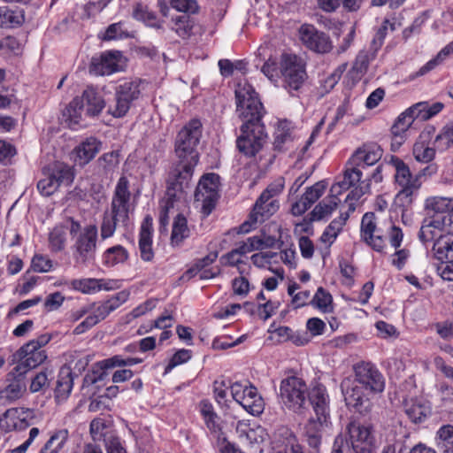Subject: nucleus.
<instances>
[{"mask_svg": "<svg viewBox=\"0 0 453 453\" xmlns=\"http://www.w3.org/2000/svg\"><path fill=\"white\" fill-rule=\"evenodd\" d=\"M449 54H453V41L447 44L443 49H441L435 58H432L423 66H421L416 73L411 74V78L415 79L417 77L426 74L430 71L434 70L439 64H441L442 60Z\"/></svg>", "mask_w": 453, "mask_h": 453, "instance_id": "09e8293b", "label": "nucleus"}, {"mask_svg": "<svg viewBox=\"0 0 453 453\" xmlns=\"http://www.w3.org/2000/svg\"><path fill=\"white\" fill-rule=\"evenodd\" d=\"M81 99L83 105L86 104V114L88 116L98 115L105 106L103 97L92 88L85 89Z\"/></svg>", "mask_w": 453, "mask_h": 453, "instance_id": "72a5a7b5", "label": "nucleus"}, {"mask_svg": "<svg viewBox=\"0 0 453 453\" xmlns=\"http://www.w3.org/2000/svg\"><path fill=\"white\" fill-rule=\"evenodd\" d=\"M129 293L127 291H120L111 296L107 300L99 303L98 304L93 303L91 307L92 315L97 322L104 320L111 312L117 310L121 304L126 303L128 299Z\"/></svg>", "mask_w": 453, "mask_h": 453, "instance_id": "b1692460", "label": "nucleus"}, {"mask_svg": "<svg viewBox=\"0 0 453 453\" xmlns=\"http://www.w3.org/2000/svg\"><path fill=\"white\" fill-rule=\"evenodd\" d=\"M307 385L297 376H288L280 381L279 397L289 411L301 413L307 405Z\"/></svg>", "mask_w": 453, "mask_h": 453, "instance_id": "39448f33", "label": "nucleus"}, {"mask_svg": "<svg viewBox=\"0 0 453 453\" xmlns=\"http://www.w3.org/2000/svg\"><path fill=\"white\" fill-rule=\"evenodd\" d=\"M395 253L392 255V259H391V265L393 266H395V268H397L398 270H402L407 260L409 259L410 256H411V252L408 249H395Z\"/></svg>", "mask_w": 453, "mask_h": 453, "instance_id": "774afa93", "label": "nucleus"}, {"mask_svg": "<svg viewBox=\"0 0 453 453\" xmlns=\"http://www.w3.org/2000/svg\"><path fill=\"white\" fill-rule=\"evenodd\" d=\"M434 143L440 150H445L453 145V123H449L442 128L435 137Z\"/></svg>", "mask_w": 453, "mask_h": 453, "instance_id": "bf43d9fd", "label": "nucleus"}, {"mask_svg": "<svg viewBox=\"0 0 453 453\" xmlns=\"http://www.w3.org/2000/svg\"><path fill=\"white\" fill-rule=\"evenodd\" d=\"M341 202L339 197L329 195L319 202L311 211L312 220H321L332 214Z\"/></svg>", "mask_w": 453, "mask_h": 453, "instance_id": "a19ab883", "label": "nucleus"}, {"mask_svg": "<svg viewBox=\"0 0 453 453\" xmlns=\"http://www.w3.org/2000/svg\"><path fill=\"white\" fill-rule=\"evenodd\" d=\"M25 389L26 387L20 380H14L4 389L0 391V405L19 399Z\"/></svg>", "mask_w": 453, "mask_h": 453, "instance_id": "de8ad7c7", "label": "nucleus"}, {"mask_svg": "<svg viewBox=\"0 0 453 453\" xmlns=\"http://www.w3.org/2000/svg\"><path fill=\"white\" fill-rule=\"evenodd\" d=\"M404 411L411 422L419 424L431 415L432 408L429 402L422 398H411L405 402Z\"/></svg>", "mask_w": 453, "mask_h": 453, "instance_id": "a878e982", "label": "nucleus"}, {"mask_svg": "<svg viewBox=\"0 0 453 453\" xmlns=\"http://www.w3.org/2000/svg\"><path fill=\"white\" fill-rule=\"evenodd\" d=\"M122 54L120 51H106L98 57H93L89 65V73L94 75H110L120 70Z\"/></svg>", "mask_w": 453, "mask_h": 453, "instance_id": "412c9836", "label": "nucleus"}, {"mask_svg": "<svg viewBox=\"0 0 453 453\" xmlns=\"http://www.w3.org/2000/svg\"><path fill=\"white\" fill-rule=\"evenodd\" d=\"M69 433L67 429L55 431L45 442L39 453H59L68 441Z\"/></svg>", "mask_w": 453, "mask_h": 453, "instance_id": "ea45409f", "label": "nucleus"}, {"mask_svg": "<svg viewBox=\"0 0 453 453\" xmlns=\"http://www.w3.org/2000/svg\"><path fill=\"white\" fill-rule=\"evenodd\" d=\"M292 142V123L287 119L279 121L274 132V150L279 151L287 150Z\"/></svg>", "mask_w": 453, "mask_h": 453, "instance_id": "7c9ffc66", "label": "nucleus"}, {"mask_svg": "<svg viewBox=\"0 0 453 453\" xmlns=\"http://www.w3.org/2000/svg\"><path fill=\"white\" fill-rule=\"evenodd\" d=\"M311 303L324 313H330L334 311L333 296L322 287L317 289Z\"/></svg>", "mask_w": 453, "mask_h": 453, "instance_id": "8fccbe9b", "label": "nucleus"}, {"mask_svg": "<svg viewBox=\"0 0 453 453\" xmlns=\"http://www.w3.org/2000/svg\"><path fill=\"white\" fill-rule=\"evenodd\" d=\"M170 6L182 14H196L199 5L196 0H170Z\"/></svg>", "mask_w": 453, "mask_h": 453, "instance_id": "e2e57ef3", "label": "nucleus"}, {"mask_svg": "<svg viewBox=\"0 0 453 453\" xmlns=\"http://www.w3.org/2000/svg\"><path fill=\"white\" fill-rule=\"evenodd\" d=\"M307 399L316 414L315 420L327 422L330 399L326 388L319 382L311 384L310 389L307 390Z\"/></svg>", "mask_w": 453, "mask_h": 453, "instance_id": "6ab92c4d", "label": "nucleus"}, {"mask_svg": "<svg viewBox=\"0 0 453 453\" xmlns=\"http://www.w3.org/2000/svg\"><path fill=\"white\" fill-rule=\"evenodd\" d=\"M382 157V150L380 146L373 144L358 149L350 157L352 165H357L360 168L370 166L377 163Z\"/></svg>", "mask_w": 453, "mask_h": 453, "instance_id": "cd10ccee", "label": "nucleus"}, {"mask_svg": "<svg viewBox=\"0 0 453 453\" xmlns=\"http://www.w3.org/2000/svg\"><path fill=\"white\" fill-rule=\"evenodd\" d=\"M234 93L236 111L242 124H264L265 111L254 88L248 82L238 83Z\"/></svg>", "mask_w": 453, "mask_h": 453, "instance_id": "20e7f679", "label": "nucleus"}, {"mask_svg": "<svg viewBox=\"0 0 453 453\" xmlns=\"http://www.w3.org/2000/svg\"><path fill=\"white\" fill-rule=\"evenodd\" d=\"M98 228L95 224L85 226L75 237L73 245V257L78 264L87 265L96 257Z\"/></svg>", "mask_w": 453, "mask_h": 453, "instance_id": "1a4fd4ad", "label": "nucleus"}, {"mask_svg": "<svg viewBox=\"0 0 453 453\" xmlns=\"http://www.w3.org/2000/svg\"><path fill=\"white\" fill-rule=\"evenodd\" d=\"M192 357L190 349H181L176 351L165 368V373L170 372L174 367L187 363Z\"/></svg>", "mask_w": 453, "mask_h": 453, "instance_id": "0e129e2a", "label": "nucleus"}, {"mask_svg": "<svg viewBox=\"0 0 453 453\" xmlns=\"http://www.w3.org/2000/svg\"><path fill=\"white\" fill-rule=\"evenodd\" d=\"M362 0H318L319 7L326 12L336 11L341 4L348 12H357L361 7Z\"/></svg>", "mask_w": 453, "mask_h": 453, "instance_id": "c03bdc74", "label": "nucleus"}, {"mask_svg": "<svg viewBox=\"0 0 453 453\" xmlns=\"http://www.w3.org/2000/svg\"><path fill=\"white\" fill-rule=\"evenodd\" d=\"M376 216L373 212H366L364 214L361 220V239L363 241L371 239L372 235L379 233L376 225Z\"/></svg>", "mask_w": 453, "mask_h": 453, "instance_id": "5fc2aeb1", "label": "nucleus"}, {"mask_svg": "<svg viewBox=\"0 0 453 453\" xmlns=\"http://www.w3.org/2000/svg\"><path fill=\"white\" fill-rule=\"evenodd\" d=\"M83 111L86 112V109H84L81 97L73 98L63 113L65 120L70 128L76 129L81 126Z\"/></svg>", "mask_w": 453, "mask_h": 453, "instance_id": "f704fd0d", "label": "nucleus"}, {"mask_svg": "<svg viewBox=\"0 0 453 453\" xmlns=\"http://www.w3.org/2000/svg\"><path fill=\"white\" fill-rule=\"evenodd\" d=\"M231 395L247 412L253 416L260 415L265 410V402L257 388L249 381H236L230 385Z\"/></svg>", "mask_w": 453, "mask_h": 453, "instance_id": "9d476101", "label": "nucleus"}, {"mask_svg": "<svg viewBox=\"0 0 453 453\" xmlns=\"http://www.w3.org/2000/svg\"><path fill=\"white\" fill-rule=\"evenodd\" d=\"M42 175L37 183V189L44 196L53 195L61 186H70L74 179L73 168L61 162L44 167Z\"/></svg>", "mask_w": 453, "mask_h": 453, "instance_id": "423d86ee", "label": "nucleus"}, {"mask_svg": "<svg viewBox=\"0 0 453 453\" xmlns=\"http://www.w3.org/2000/svg\"><path fill=\"white\" fill-rule=\"evenodd\" d=\"M73 386V374L70 368L64 367L60 370L57 386L55 388V397L56 399L60 401H65L67 399Z\"/></svg>", "mask_w": 453, "mask_h": 453, "instance_id": "473e14b6", "label": "nucleus"}, {"mask_svg": "<svg viewBox=\"0 0 453 453\" xmlns=\"http://www.w3.org/2000/svg\"><path fill=\"white\" fill-rule=\"evenodd\" d=\"M433 255L435 259L441 263H447L453 260V233L446 232L441 234L434 242L432 248Z\"/></svg>", "mask_w": 453, "mask_h": 453, "instance_id": "c85d7f7f", "label": "nucleus"}, {"mask_svg": "<svg viewBox=\"0 0 453 453\" xmlns=\"http://www.w3.org/2000/svg\"><path fill=\"white\" fill-rule=\"evenodd\" d=\"M443 234L437 229H434L431 225L423 220L421 227L418 232V239L424 244H426L431 242H435V240L441 235Z\"/></svg>", "mask_w": 453, "mask_h": 453, "instance_id": "69168bd1", "label": "nucleus"}, {"mask_svg": "<svg viewBox=\"0 0 453 453\" xmlns=\"http://www.w3.org/2000/svg\"><path fill=\"white\" fill-rule=\"evenodd\" d=\"M22 11L13 10L8 6L0 7V28H14L20 27L24 22Z\"/></svg>", "mask_w": 453, "mask_h": 453, "instance_id": "4c0bfd02", "label": "nucleus"}, {"mask_svg": "<svg viewBox=\"0 0 453 453\" xmlns=\"http://www.w3.org/2000/svg\"><path fill=\"white\" fill-rule=\"evenodd\" d=\"M283 188V180H279L277 183L269 185L256 201L249 219L240 226L239 233H249L256 227L257 223H262L273 215L279 209V203L273 197L280 193Z\"/></svg>", "mask_w": 453, "mask_h": 453, "instance_id": "7ed1b4c3", "label": "nucleus"}, {"mask_svg": "<svg viewBox=\"0 0 453 453\" xmlns=\"http://www.w3.org/2000/svg\"><path fill=\"white\" fill-rule=\"evenodd\" d=\"M378 50L370 45L368 49L361 50L353 63L350 73L360 79L368 71L370 63L375 59Z\"/></svg>", "mask_w": 453, "mask_h": 453, "instance_id": "c756f323", "label": "nucleus"}, {"mask_svg": "<svg viewBox=\"0 0 453 453\" xmlns=\"http://www.w3.org/2000/svg\"><path fill=\"white\" fill-rule=\"evenodd\" d=\"M142 362L139 357H124L122 355H115L103 361L104 367L106 369L121 367V366H133Z\"/></svg>", "mask_w": 453, "mask_h": 453, "instance_id": "6e6d98bb", "label": "nucleus"}, {"mask_svg": "<svg viewBox=\"0 0 453 453\" xmlns=\"http://www.w3.org/2000/svg\"><path fill=\"white\" fill-rule=\"evenodd\" d=\"M390 164L395 168V184L400 188L397 196H404L408 203H411L412 196L421 186V174L413 175L409 166L397 157H392Z\"/></svg>", "mask_w": 453, "mask_h": 453, "instance_id": "f8f14e48", "label": "nucleus"}, {"mask_svg": "<svg viewBox=\"0 0 453 453\" xmlns=\"http://www.w3.org/2000/svg\"><path fill=\"white\" fill-rule=\"evenodd\" d=\"M189 236V229L188 227L186 218L178 214L174 219L173 230L171 234V244L177 247L182 244L183 241Z\"/></svg>", "mask_w": 453, "mask_h": 453, "instance_id": "37998d69", "label": "nucleus"}, {"mask_svg": "<svg viewBox=\"0 0 453 453\" xmlns=\"http://www.w3.org/2000/svg\"><path fill=\"white\" fill-rule=\"evenodd\" d=\"M344 401L349 410L360 414H366L371 411V401L365 393V388L351 379L346 378L341 383Z\"/></svg>", "mask_w": 453, "mask_h": 453, "instance_id": "4468645a", "label": "nucleus"}, {"mask_svg": "<svg viewBox=\"0 0 453 453\" xmlns=\"http://www.w3.org/2000/svg\"><path fill=\"white\" fill-rule=\"evenodd\" d=\"M34 418V412L27 408L8 409L0 418V429L5 433L27 429Z\"/></svg>", "mask_w": 453, "mask_h": 453, "instance_id": "a211bd4d", "label": "nucleus"}, {"mask_svg": "<svg viewBox=\"0 0 453 453\" xmlns=\"http://www.w3.org/2000/svg\"><path fill=\"white\" fill-rule=\"evenodd\" d=\"M123 23L117 22L111 24L105 30V33L103 36V40L104 41H111L127 38L128 36L127 33L122 29Z\"/></svg>", "mask_w": 453, "mask_h": 453, "instance_id": "338daca9", "label": "nucleus"}, {"mask_svg": "<svg viewBox=\"0 0 453 453\" xmlns=\"http://www.w3.org/2000/svg\"><path fill=\"white\" fill-rule=\"evenodd\" d=\"M297 442L299 441L294 433L286 426H277L273 433L272 445L275 451Z\"/></svg>", "mask_w": 453, "mask_h": 453, "instance_id": "c9c22d12", "label": "nucleus"}, {"mask_svg": "<svg viewBox=\"0 0 453 453\" xmlns=\"http://www.w3.org/2000/svg\"><path fill=\"white\" fill-rule=\"evenodd\" d=\"M347 428L351 442L350 453L372 452L375 439L372 425L353 421Z\"/></svg>", "mask_w": 453, "mask_h": 453, "instance_id": "dca6fc26", "label": "nucleus"}, {"mask_svg": "<svg viewBox=\"0 0 453 453\" xmlns=\"http://www.w3.org/2000/svg\"><path fill=\"white\" fill-rule=\"evenodd\" d=\"M219 176L217 173H211L204 174L195 192V199L201 202L202 211L205 216L211 213L219 199Z\"/></svg>", "mask_w": 453, "mask_h": 453, "instance_id": "ddd939ff", "label": "nucleus"}, {"mask_svg": "<svg viewBox=\"0 0 453 453\" xmlns=\"http://www.w3.org/2000/svg\"><path fill=\"white\" fill-rule=\"evenodd\" d=\"M241 134L236 138V147L240 153L247 157H255L267 140L264 124H242Z\"/></svg>", "mask_w": 453, "mask_h": 453, "instance_id": "6e6552de", "label": "nucleus"}, {"mask_svg": "<svg viewBox=\"0 0 453 453\" xmlns=\"http://www.w3.org/2000/svg\"><path fill=\"white\" fill-rule=\"evenodd\" d=\"M68 226L65 224L57 225L49 234V246L54 252L65 249Z\"/></svg>", "mask_w": 453, "mask_h": 453, "instance_id": "49530a36", "label": "nucleus"}, {"mask_svg": "<svg viewBox=\"0 0 453 453\" xmlns=\"http://www.w3.org/2000/svg\"><path fill=\"white\" fill-rule=\"evenodd\" d=\"M357 384L372 393H380L385 388V379L378 368L370 362H360L354 365Z\"/></svg>", "mask_w": 453, "mask_h": 453, "instance_id": "2eb2a0df", "label": "nucleus"}, {"mask_svg": "<svg viewBox=\"0 0 453 453\" xmlns=\"http://www.w3.org/2000/svg\"><path fill=\"white\" fill-rule=\"evenodd\" d=\"M280 73L283 76L284 87L289 93L297 91L307 78L305 64L301 58L294 54L282 55Z\"/></svg>", "mask_w": 453, "mask_h": 453, "instance_id": "9b49d317", "label": "nucleus"}, {"mask_svg": "<svg viewBox=\"0 0 453 453\" xmlns=\"http://www.w3.org/2000/svg\"><path fill=\"white\" fill-rule=\"evenodd\" d=\"M16 357L19 358V364L15 366L14 371L18 376H22L28 371L36 368L47 358L44 349L32 347L27 349L26 344L17 351Z\"/></svg>", "mask_w": 453, "mask_h": 453, "instance_id": "4be33fe9", "label": "nucleus"}, {"mask_svg": "<svg viewBox=\"0 0 453 453\" xmlns=\"http://www.w3.org/2000/svg\"><path fill=\"white\" fill-rule=\"evenodd\" d=\"M203 126L199 119L189 120L178 133L175 139V153L180 162L167 179V193L175 197L179 192L190 186L194 168L198 163L196 148L202 137Z\"/></svg>", "mask_w": 453, "mask_h": 453, "instance_id": "f257e3e1", "label": "nucleus"}, {"mask_svg": "<svg viewBox=\"0 0 453 453\" xmlns=\"http://www.w3.org/2000/svg\"><path fill=\"white\" fill-rule=\"evenodd\" d=\"M326 188V183L324 180L318 181L311 187L307 188L302 197L311 206L324 194Z\"/></svg>", "mask_w": 453, "mask_h": 453, "instance_id": "680f3d73", "label": "nucleus"}, {"mask_svg": "<svg viewBox=\"0 0 453 453\" xmlns=\"http://www.w3.org/2000/svg\"><path fill=\"white\" fill-rule=\"evenodd\" d=\"M103 281V280L92 278L73 280L71 282V286L75 290H79L84 294H90L102 288L109 289L108 287L102 284Z\"/></svg>", "mask_w": 453, "mask_h": 453, "instance_id": "603ef678", "label": "nucleus"}, {"mask_svg": "<svg viewBox=\"0 0 453 453\" xmlns=\"http://www.w3.org/2000/svg\"><path fill=\"white\" fill-rule=\"evenodd\" d=\"M432 226L434 229L439 230L441 233L445 234L444 231L447 226L452 223L450 214H428L423 219Z\"/></svg>", "mask_w": 453, "mask_h": 453, "instance_id": "13d9d810", "label": "nucleus"}, {"mask_svg": "<svg viewBox=\"0 0 453 453\" xmlns=\"http://www.w3.org/2000/svg\"><path fill=\"white\" fill-rule=\"evenodd\" d=\"M362 169L357 165H352L349 160L346 169L343 173L342 180L352 186L353 188L346 196V201H357L365 194L370 192V183L361 180Z\"/></svg>", "mask_w": 453, "mask_h": 453, "instance_id": "aec40b11", "label": "nucleus"}, {"mask_svg": "<svg viewBox=\"0 0 453 453\" xmlns=\"http://www.w3.org/2000/svg\"><path fill=\"white\" fill-rule=\"evenodd\" d=\"M326 422L315 420L314 418H311L308 424L305 426V434L307 437L308 444L313 448L317 449L321 442V434L320 431L323 426V424Z\"/></svg>", "mask_w": 453, "mask_h": 453, "instance_id": "864d4df0", "label": "nucleus"}, {"mask_svg": "<svg viewBox=\"0 0 453 453\" xmlns=\"http://www.w3.org/2000/svg\"><path fill=\"white\" fill-rule=\"evenodd\" d=\"M133 17L136 20L142 21L146 26L156 29L162 28V21L158 20L154 12L149 10L141 3L135 4L133 10Z\"/></svg>", "mask_w": 453, "mask_h": 453, "instance_id": "79ce46f5", "label": "nucleus"}, {"mask_svg": "<svg viewBox=\"0 0 453 453\" xmlns=\"http://www.w3.org/2000/svg\"><path fill=\"white\" fill-rule=\"evenodd\" d=\"M436 444L442 453H453V426H442L436 435Z\"/></svg>", "mask_w": 453, "mask_h": 453, "instance_id": "3c124183", "label": "nucleus"}, {"mask_svg": "<svg viewBox=\"0 0 453 453\" xmlns=\"http://www.w3.org/2000/svg\"><path fill=\"white\" fill-rule=\"evenodd\" d=\"M434 149L426 145L424 142H417L413 146V156L418 162L428 163L434 157Z\"/></svg>", "mask_w": 453, "mask_h": 453, "instance_id": "4d7b16f0", "label": "nucleus"}, {"mask_svg": "<svg viewBox=\"0 0 453 453\" xmlns=\"http://www.w3.org/2000/svg\"><path fill=\"white\" fill-rule=\"evenodd\" d=\"M129 257V253L122 245H114L104 250L102 255V262L107 267H113L119 264H124Z\"/></svg>", "mask_w": 453, "mask_h": 453, "instance_id": "e433bc0d", "label": "nucleus"}, {"mask_svg": "<svg viewBox=\"0 0 453 453\" xmlns=\"http://www.w3.org/2000/svg\"><path fill=\"white\" fill-rule=\"evenodd\" d=\"M131 192L129 180L121 176L114 188L110 209L104 211L100 224V239L102 241L112 237L118 227H127L129 225Z\"/></svg>", "mask_w": 453, "mask_h": 453, "instance_id": "f03ea898", "label": "nucleus"}, {"mask_svg": "<svg viewBox=\"0 0 453 453\" xmlns=\"http://www.w3.org/2000/svg\"><path fill=\"white\" fill-rule=\"evenodd\" d=\"M171 29L176 35L183 39L188 38L192 35L195 21L188 14H180L173 16L171 19Z\"/></svg>", "mask_w": 453, "mask_h": 453, "instance_id": "58836bf2", "label": "nucleus"}, {"mask_svg": "<svg viewBox=\"0 0 453 453\" xmlns=\"http://www.w3.org/2000/svg\"><path fill=\"white\" fill-rule=\"evenodd\" d=\"M425 209L428 214H449L453 211V200L447 197L428 198Z\"/></svg>", "mask_w": 453, "mask_h": 453, "instance_id": "a18cd8bd", "label": "nucleus"}, {"mask_svg": "<svg viewBox=\"0 0 453 453\" xmlns=\"http://www.w3.org/2000/svg\"><path fill=\"white\" fill-rule=\"evenodd\" d=\"M101 149V142L95 137H88L73 150L75 162L81 166L89 163Z\"/></svg>", "mask_w": 453, "mask_h": 453, "instance_id": "bb28decb", "label": "nucleus"}, {"mask_svg": "<svg viewBox=\"0 0 453 453\" xmlns=\"http://www.w3.org/2000/svg\"><path fill=\"white\" fill-rule=\"evenodd\" d=\"M240 438H244L254 453H264V444L268 440V434L266 430L261 426L255 427H237Z\"/></svg>", "mask_w": 453, "mask_h": 453, "instance_id": "393cba45", "label": "nucleus"}, {"mask_svg": "<svg viewBox=\"0 0 453 453\" xmlns=\"http://www.w3.org/2000/svg\"><path fill=\"white\" fill-rule=\"evenodd\" d=\"M443 107V104L440 102H419L409 107V111H411L415 120L426 121L438 114Z\"/></svg>", "mask_w": 453, "mask_h": 453, "instance_id": "2f4dec72", "label": "nucleus"}, {"mask_svg": "<svg viewBox=\"0 0 453 453\" xmlns=\"http://www.w3.org/2000/svg\"><path fill=\"white\" fill-rule=\"evenodd\" d=\"M141 81L125 80L115 88L114 102L108 106V113L114 118H123L133 103L141 96Z\"/></svg>", "mask_w": 453, "mask_h": 453, "instance_id": "0eeeda50", "label": "nucleus"}, {"mask_svg": "<svg viewBox=\"0 0 453 453\" xmlns=\"http://www.w3.org/2000/svg\"><path fill=\"white\" fill-rule=\"evenodd\" d=\"M415 121L411 111H409L408 108L398 116L391 127V132L405 134Z\"/></svg>", "mask_w": 453, "mask_h": 453, "instance_id": "052dcab7", "label": "nucleus"}, {"mask_svg": "<svg viewBox=\"0 0 453 453\" xmlns=\"http://www.w3.org/2000/svg\"><path fill=\"white\" fill-rule=\"evenodd\" d=\"M153 219L146 215L141 224L139 233V251L142 260L150 262L154 258L152 248Z\"/></svg>", "mask_w": 453, "mask_h": 453, "instance_id": "5701e85b", "label": "nucleus"}, {"mask_svg": "<svg viewBox=\"0 0 453 453\" xmlns=\"http://www.w3.org/2000/svg\"><path fill=\"white\" fill-rule=\"evenodd\" d=\"M299 38L307 49L316 53H327L333 48L329 35L311 24H303L300 27Z\"/></svg>", "mask_w": 453, "mask_h": 453, "instance_id": "f3484780", "label": "nucleus"}]
</instances>
